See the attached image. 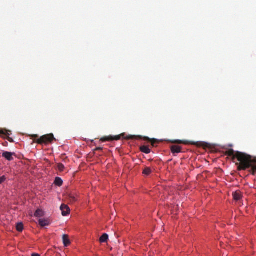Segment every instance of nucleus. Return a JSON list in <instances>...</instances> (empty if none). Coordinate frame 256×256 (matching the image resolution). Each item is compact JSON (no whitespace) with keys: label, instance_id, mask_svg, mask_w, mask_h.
<instances>
[{"label":"nucleus","instance_id":"6e6552de","mask_svg":"<svg viewBox=\"0 0 256 256\" xmlns=\"http://www.w3.org/2000/svg\"><path fill=\"white\" fill-rule=\"evenodd\" d=\"M38 224L42 227L48 226L50 224V220L48 218H40L38 220Z\"/></svg>","mask_w":256,"mask_h":256},{"label":"nucleus","instance_id":"412c9836","mask_svg":"<svg viewBox=\"0 0 256 256\" xmlns=\"http://www.w3.org/2000/svg\"><path fill=\"white\" fill-rule=\"evenodd\" d=\"M6 180V177L4 176H3L0 177V184L4 182Z\"/></svg>","mask_w":256,"mask_h":256},{"label":"nucleus","instance_id":"ddd939ff","mask_svg":"<svg viewBox=\"0 0 256 256\" xmlns=\"http://www.w3.org/2000/svg\"><path fill=\"white\" fill-rule=\"evenodd\" d=\"M108 238V236L106 234H104L100 238V242H106Z\"/></svg>","mask_w":256,"mask_h":256},{"label":"nucleus","instance_id":"f8f14e48","mask_svg":"<svg viewBox=\"0 0 256 256\" xmlns=\"http://www.w3.org/2000/svg\"><path fill=\"white\" fill-rule=\"evenodd\" d=\"M140 150L142 152L146 154H150V150L148 146H143L140 148Z\"/></svg>","mask_w":256,"mask_h":256},{"label":"nucleus","instance_id":"f257e3e1","mask_svg":"<svg viewBox=\"0 0 256 256\" xmlns=\"http://www.w3.org/2000/svg\"><path fill=\"white\" fill-rule=\"evenodd\" d=\"M230 157L234 162H236L239 170H244L248 168H251L252 174L256 172V158L246 154L236 152L232 149H228L225 147V156Z\"/></svg>","mask_w":256,"mask_h":256},{"label":"nucleus","instance_id":"b1692460","mask_svg":"<svg viewBox=\"0 0 256 256\" xmlns=\"http://www.w3.org/2000/svg\"><path fill=\"white\" fill-rule=\"evenodd\" d=\"M32 256H40L38 254L34 253L32 254Z\"/></svg>","mask_w":256,"mask_h":256},{"label":"nucleus","instance_id":"f3484780","mask_svg":"<svg viewBox=\"0 0 256 256\" xmlns=\"http://www.w3.org/2000/svg\"><path fill=\"white\" fill-rule=\"evenodd\" d=\"M69 200L70 202H74L77 200L76 196L74 194H70L69 195Z\"/></svg>","mask_w":256,"mask_h":256},{"label":"nucleus","instance_id":"39448f33","mask_svg":"<svg viewBox=\"0 0 256 256\" xmlns=\"http://www.w3.org/2000/svg\"><path fill=\"white\" fill-rule=\"evenodd\" d=\"M60 210H62V216H66L68 214H69L70 212V208L64 204H62L60 206Z\"/></svg>","mask_w":256,"mask_h":256},{"label":"nucleus","instance_id":"6ab92c4d","mask_svg":"<svg viewBox=\"0 0 256 256\" xmlns=\"http://www.w3.org/2000/svg\"><path fill=\"white\" fill-rule=\"evenodd\" d=\"M144 139L149 142H150L152 146H154L156 143L157 142V140L156 139H150L148 138H145Z\"/></svg>","mask_w":256,"mask_h":256},{"label":"nucleus","instance_id":"393cba45","mask_svg":"<svg viewBox=\"0 0 256 256\" xmlns=\"http://www.w3.org/2000/svg\"><path fill=\"white\" fill-rule=\"evenodd\" d=\"M32 137L33 138H38V136L37 134H34V135L32 136Z\"/></svg>","mask_w":256,"mask_h":256},{"label":"nucleus","instance_id":"9b49d317","mask_svg":"<svg viewBox=\"0 0 256 256\" xmlns=\"http://www.w3.org/2000/svg\"><path fill=\"white\" fill-rule=\"evenodd\" d=\"M10 132V131H8V132L6 131V132H4V130H0V134H4V135L6 136H7L6 139L10 142H14L13 139L12 138L10 137V136H10V134H9Z\"/></svg>","mask_w":256,"mask_h":256},{"label":"nucleus","instance_id":"a878e982","mask_svg":"<svg viewBox=\"0 0 256 256\" xmlns=\"http://www.w3.org/2000/svg\"><path fill=\"white\" fill-rule=\"evenodd\" d=\"M222 242H220V245L221 246H222Z\"/></svg>","mask_w":256,"mask_h":256},{"label":"nucleus","instance_id":"2eb2a0df","mask_svg":"<svg viewBox=\"0 0 256 256\" xmlns=\"http://www.w3.org/2000/svg\"><path fill=\"white\" fill-rule=\"evenodd\" d=\"M16 230L18 232H22L24 229V225H23L22 223V222L18 223L16 224Z\"/></svg>","mask_w":256,"mask_h":256},{"label":"nucleus","instance_id":"423d86ee","mask_svg":"<svg viewBox=\"0 0 256 256\" xmlns=\"http://www.w3.org/2000/svg\"><path fill=\"white\" fill-rule=\"evenodd\" d=\"M120 136H108L102 138L100 139V140L104 142H106V141H112V140H120Z\"/></svg>","mask_w":256,"mask_h":256},{"label":"nucleus","instance_id":"20e7f679","mask_svg":"<svg viewBox=\"0 0 256 256\" xmlns=\"http://www.w3.org/2000/svg\"><path fill=\"white\" fill-rule=\"evenodd\" d=\"M182 147L177 145H172L170 146V150L172 152L174 156L176 154H179L182 152Z\"/></svg>","mask_w":256,"mask_h":256},{"label":"nucleus","instance_id":"9d476101","mask_svg":"<svg viewBox=\"0 0 256 256\" xmlns=\"http://www.w3.org/2000/svg\"><path fill=\"white\" fill-rule=\"evenodd\" d=\"M44 212L41 209H38L35 213H34V216L36 217H38V218H40V217H42L43 216H44Z\"/></svg>","mask_w":256,"mask_h":256},{"label":"nucleus","instance_id":"f03ea898","mask_svg":"<svg viewBox=\"0 0 256 256\" xmlns=\"http://www.w3.org/2000/svg\"><path fill=\"white\" fill-rule=\"evenodd\" d=\"M55 138L52 134L44 135L40 138L35 140L34 142L38 144H47L51 142Z\"/></svg>","mask_w":256,"mask_h":256},{"label":"nucleus","instance_id":"5701e85b","mask_svg":"<svg viewBox=\"0 0 256 256\" xmlns=\"http://www.w3.org/2000/svg\"><path fill=\"white\" fill-rule=\"evenodd\" d=\"M102 150V148L98 147V148H96V149L94 150Z\"/></svg>","mask_w":256,"mask_h":256},{"label":"nucleus","instance_id":"7ed1b4c3","mask_svg":"<svg viewBox=\"0 0 256 256\" xmlns=\"http://www.w3.org/2000/svg\"><path fill=\"white\" fill-rule=\"evenodd\" d=\"M172 143L174 144H190L192 145H194L198 146H203L206 147L208 145V144L201 142H188L187 140H174L172 141Z\"/></svg>","mask_w":256,"mask_h":256},{"label":"nucleus","instance_id":"4be33fe9","mask_svg":"<svg viewBox=\"0 0 256 256\" xmlns=\"http://www.w3.org/2000/svg\"><path fill=\"white\" fill-rule=\"evenodd\" d=\"M134 136H128L126 138L127 139V140L133 139Z\"/></svg>","mask_w":256,"mask_h":256},{"label":"nucleus","instance_id":"1a4fd4ad","mask_svg":"<svg viewBox=\"0 0 256 256\" xmlns=\"http://www.w3.org/2000/svg\"><path fill=\"white\" fill-rule=\"evenodd\" d=\"M62 240L64 246H68L70 244V241L68 236L66 234H64L62 236Z\"/></svg>","mask_w":256,"mask_h":256},{"label":"nucleus","instance_id":"aec40b11","mask_svg":"<svg viewBox=\"0 0 256 256\" xmlns=\"http://www.w3.org/2000/svg\"><path fill=\"white\" fill-rule=\"evenodd\" d=\"M58 168L60 172H62L64 168V166L62 164H58Z\"/></svg>","mask_w":256,"mask_h":256},{"label":"nucleus","instance_id":"0eeeda50","mask_svg":"<svg viewBox=\"0 0 256 256\" xmlns=\"http://www.w3.org/2000/svg\"><path fill=\"white\" fill-rule=\"evenodd\" d=\"M15 155L14 152H4L2 153V156L8 161H12L14 160L13 156Z\"/></svg>","mask_w":256,"mask_h":256},{"label":"nucleus","instance_id":"a211bd4d","mask_svg":"<svg viewBox=\"0 0 256 256\" xmlns=\"http://www.w3.org/2000/svg\"><path fill=\"white\" fill-rule=\"evenodd\" d=\"M234 198L235 200H238L241 198V194L239 192H236L233 194Z\"/></svg>","mask_w":256,"mask_h":256},{"label":"nucleus","instance_id":"dca6fc26","mask_svg":"<svg viewBox=\"0 0 256 256\" xmlns=\"http://www.w3.org/2000/svg\"><path fill=\"white\" fill-rule=\"evenodd\" d=\"M152 172V170L150 168L146 167L143 170V174L148 176Z\"/></svg>","mask_w":256,"mask_h":256},{"label":"nucleus","instance_id":"4468645a","mask_svg":"<svg viewBox=\"0 0 256 256\" xmlns=\"http://www.w3.org/2000/svg\"><path fill=\"white\" fill-rule=\"evenodd\" d=\"M54 183L56 185L58 186H60L62 184L63 181L61 179V178L56 177L55 179Z\"/></svg>","mask_w":256,"mask_h":256}]
</instances>
